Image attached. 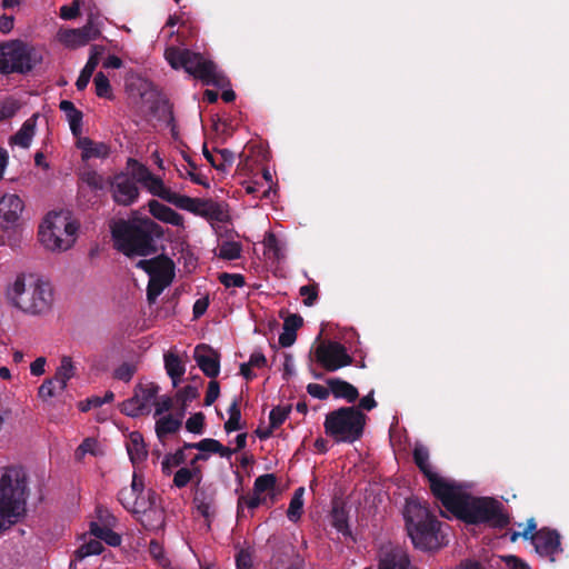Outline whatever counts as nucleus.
Returning <instances> with one entry per match:
<instances>
[{
    "instance_id": "1",
    "label": "nucleus",
    "mask_w": 569,
    "mask_h": 569,
    "mask_svg": "<svg viewBox=\"0 0 569 569\" xmlns=\"http://www.w3.org/2000/svg\"><path fill=\"white\" fill-rule=\"evenodd\" d=\"M412 458L428 480L431 493L457 519L468 525L488 523L498 529H503L509 525L510 518L503 512V505L500 501L489 497H472L455 481L438 475L429 461V450L426 447L417 446L413 449Z\"/></svg>"
},
{
    "instance_id": "2",
    "label": "nucleus",
    "mask_w": 569,
    "mask_h": 569,
    "mask_svg": "<svg viewBox=\"0 0 569 569\" xmlns=\"http://www.w3.org/2000/svg\"><path fill=\"white\" fill-rule=\"evenodd\" d=\"M111 232L116 249L127 257L156 253V240L163 237L162 227L150 218L137 222L120 220L112 227Z\"/></svg>"
},
{
    "instance_id": "3",
    "label": "nucleus",
    "mask_w": 569,
    "mask_h": 569,
    "mask_svg": "<svg viewBox=\"0 0 569 569\" xmlns=\"http://www.w3.org/2000/svg\"><path fill=\"white\" fill-rule=\"evenodd\" d=\"M27 475L20 467L0 468V535L26 513Z\"/></svg>"
},
{
    "instance_id": "4",
    "label": "nucleus",
    "mask_w": 569,
    "mask_h": 569,
    "mask_svg": "<svg viewBox=\"0 0 569 569\" xmlns=\"http://www.w3.org/2000/svg\"><path fill=\"white\" fill-rule=\"evenodd\" d=\"M403 518L408 535L417 549L433 551L442 546L441 522L425 503L418 499H407Z\"/></svg>"
},
{
    "instance_id": "5",
    "label": "nucleus",
    "mask_w": 569,
    "mask_h": 569,
    "mask_svg": "<svg viewBox=\"0 0 569 569\" xmlns=\"http://www.w3.org/2000/svg\"><path fill=\"white\" fill-rule=\"evenodd\" d=\"M366 419L357 407H341L326 415L325 432L338 443H353L362 437Z\"/></svg>"
},
{
    "instance_id": "6",
    "label": "nucleus",
    "mask_w": 569,
    "mask_h": 569,
    "mask_svg": "<svg viewBox=\"0 0 569 569\" xmlns=\"http://www.w3.org/2000/svg\"><path fill=\"white\" fill-rule=\"evenodd\" d=\"M78 228L69 211H52L39 227V240L49 250H68L76 241Z\"/></svg>"
},
{
    "instance_id": "7",
    "label": "nucleus",
    "mask_w": 569,
    "mask_h": 569,
    "mask_svg": "<svg viewBox=\"0 0 569 569\" xmlns=\"http://www.w3.org/2000/svg\"><path fill=\"white\" fill-rule=\"evenodd\" d=\"M46 50L21 40L0 44V71H32L42 63Z\"/></svg>"
},
{
    "instance_id": "8",
    "label": "nucleus",
    "mask_w": 569,
    "mask_h": 569,
    "mask_svg": "<svg viewBox=\"0 0 569 569\" xmlns=\"http://www.w3.org/2000/svg\"><path fill=\"white\" fill-rule=\"evenodd\" d=\"M11 298L19 309L41 313L51 307L52 288L49 282L42 280H37L27 288L23 278L18 277L12 286Z\"/></svg>"
},
{
    "instance_id": "9",
    "label": "nucleus",
    "mask_w": 569,
    "mask_h": 569,
    "mask_svg": "<svg viewBox=\"0 0 569 569\" xmlns=\"http://www.w3.org/2000/svg\"><path fill=\"white\" fill-rule=\"evenodd\" d=\"M210 222H227L230 218L228 206L213 199L191 198L182 194L178 207Z\"/></svg>"
},
{
    "instance_id": "10",
    "label": "nucleus",
    "mask_w": 569,
    "mask_h": 569,
    "mask_svg": "<svg viewBox=\"0 0 569 569\" xmlns=\"http://www.w3.org/2000/svg\"><path fill=\"white\" fill-rule=\"evenodd\" d=\"M166 60L172 69L182 68L183 71H214V63L202 54L189 49L170 47L164 52Z\"/></svg>"
},
{
    "instance_id": "11",
    "label": "nucleus",
    "mask_w": 569,
    "mask_h": 569,
    "mask_svg": "<svg viewBox=\"0 0 569 569\" xmlns=\"http://www.w3.org/2000/svg\"><path fill=\"white\" fill-rule=\"evenodd\" d=\"M315 356L321 367L329 372L350 366L353 361L346 347L337 341L322 342L317 347Z\"/></svg>"
},
{
    "instance_id": "12",
    "label": "nucleus",
    "mask_w": 569,
    "mask_h": 569,
    "mask_svg": "<svg viewBox=\"0 0 569 569\" xmlns=\"http://www.w3.org/2000/svg\"><path fill=\"white\" fill-rule=\"evenodd\" d=\"M108 183L111 198L118 206L129 207L138 201L140 190L129 173H116Z\"/></svg>"
},
{
    "instance_id": "13",
    "label": "nucleus",
    "mask_w": 569,
    "mask_h": 569,
    "mask_svg": "<svg viewBox=\"0 0 569 569\" xmlns=\"http://www.w3.org/2000/svg\"><path fill=\"white\" fill-rule=\"evenodd\" d=\"M124 90L134 102L154 103L158 99L156 86L142 73H126Z\"/></svg>"
},
{
    "instance_id": "14",
    "label": "nucleus",
    "mask_w": 569,
    "mask_h": 569,
    "mask_svg": "<svg viewBox=\"0 0 569 569\" xmlns=\"http://www.w3.org/2000/svg\"><path fill=\"white\" fill-rule=\"evenodd\" d=\"M535 550L542 557H548L551 562L556 560L555 556L562 552L560 535L556 529L543 527L531 537Z\"/></svg>"
},
{
    "instance_id": "15",
    "label": "nucleus",
    "mask_w": 569,
    "mask_h": 569,
    "mask_svg": "<svg viewBox=\"0 0 569 569\" xmlns=\"http://www.w3.org/2000/svg\"><path fill=\"white\" fill-rule=\"evenodd\" d=\"M100 34V30L91 21H88L82 28L61 29L57 38L64 47L76 49L96 40Z\"/></svg>"
},
{
    "instance_id": "16",
    "label": "nucleus",
    "mask_w": 569,
    "mask_h": 569,
    "mask_svg": "<svg viewBox=\"0 0 569 569\" xmlns=\"http://www.w3.org/2000/svg\"><path fill=\"white\" fill-rule=\"evenodd\" d=\"M220 353L211 346L200 343L193 350V359L203 375L216 379L220 373Z\"/></svg>"
},
{
    "instance_id": "17",
    "label": "nucleus",
    "mask_w": 569,
    "mask_h": 569,
    "mask_svg": "<svg viewBox=\"0 0 569 569\" xmlns=\"http://www.w3.org/2000/svg\"><path fill=\"white\" fill-rule=\"evenodd\" d=\"M146 188L152 196L159 197L160 199L178 207V203L182 197L177 192L171 191L168 187H166L163 180L151 173L149 178L141 184Z\"/></svg>"
},
{
    "instance_id": "18",
    "label": "nucleus",
    "mask_w": 569,
    "mask_h": 569,
    "mask_svg": "<svg viewBox=\"0 0 569 569\" xmlns=\"http://www.w3.org/2000/svg\"><path fill=\"white\" fill-rule=\"evenodd\" d=\"M23 208V201L19 196L4 194L0 198V219L8 224H13L18 221Z\"/></svg>"
},
{
    "instance_id": "19",
    "label": "nucleus",
    "mask_w": 569,
    "mask_h": 569,
    "mask_svg": "<svg viewBox=\"0 0 569 569\" xmlns=\"http://www.w3.org/2000/svg\"><path fill=\"white\" fill-rule=\"evenodd\" d=\"M148 208L153 218L174 227H183V217L170 207L159 202L158 200H150L148 202Z\"/></svg>"
},
{
    "instance_id": "20",
    "label": "nucleus",
    "mask_w": 569,
    "mask_h": 569,
    "mask_svg": "<svg viewBox=\"0 0 569 569\" xmlns=\"http://www.w3.org/2000/svg\"><path fill=\"white\" fill-rule=\"evenodd\" d=\"M174 262L166 254L154 257V264L152 266L149 278H156L160 281L171 284L174 278Z\"/></svg>"
},
{
    "instance_id": "21",
    "label": "nucleus",
    "mask_w": 569,
    "mask_h": 569,
    "mask_svg": "<svg viewBox=\"0 0 569 569\" xmlns=\"http://www.w3.org/2000/svg\"><path fill=\"white\" fill-rule=\"evenodd\" d=\"M327 385L335 398L346 399L348 402L352 403L359 397L358 389L340 378H329Z\"/></svg>"
},
{
    "instance_id": "22",
    "label": "nucleus",
    "mask_w": 569,
    "mask_h": 569,
    "mask_svg": "<svg viewBox=\"0 0 569 569\" xmlns=\"http://www.w3.org/2000/svg\"><path fill=\"white\" fill-rule=\"evenodd\" d=\"M127 451L133 465L143 462L147 459L148 450L143 437L139 431H132L127 442Z\"/></svg>"
},
{
    "instance_id": "23",
    "label": "nucleus",
    "mask_w": 569,
    "mask_h": 569,
    "mask_svg": "<svg viewBox=\"0 0 569 569\" xmlns=\"http://www.w3.org/2000/svg\"><path fill=\"white\" fill-rule=\"evenodd\" d=\"M77 147L82 151V159L106 158L109 154V147L103 142H94L88 137L79 138Z\"/></svg>"
},
{
    "instance_id": "24",
    "label": "nucleus",
    "mask_w": 569,
    "mask_h": 569,
    "mask_svg": "<svg viewBox=\"0 0 569 569\" xmlns=\"http://www.w3.org/2000/svg\"><path fill=\"white\" fill-rule=\"evenodd\" d=\"M193 502L198 512L206 519L208 526L216 516L214 498L211 493L203 490L197 491Z\"/></svg>"
},
{
    "instance_id": "25",
    "label": "nucleus",
    "mask_w": 569,
    "mask_h": 569,
    "mask_svg": "<svg viewBox=\"0 0 569 569\" xmlns=\"http://www.w3.org/2000/svg\"><path fill=\"white\" fill-rule=\"evenodd\" d=\"M59 107L66 113L72 134L79 138L82 133V112L69 100H62Z\"/></svg>"
},
{
    "instance_id": "26",
    "label": "nucleus",
    "mask_w": 569,
    "mask_h": 569,
    "mask_svg": "<svg viewBox=\"0 0 569 569\" xmlns=\"http://www.w3.org/2000/svg\"><path fill=\"white\" fill-rule=\"evenodd\" d=\"M113 526H100L98 522H90V533L99 541L106 542L110 547H118L121 545L122 538L119 533L112 530Z\"/></svg>"
},
{
    "instance_id": "27",
    "label": "nucleus",
    "mask_w": 569,
    "mask_h": 569,
    "mask_svg": "<svg viewBox=\"0 0 569 569\" xmlns=\"http://www.w3.org/2000/svg\"><path fill=\"white\" fill-rule=\"evenodd\" d=\"M196 449L201 453H217L222 458L229 459L236 450L223 446L220 441L212 438H204L197 442Z\"/></svg>"
},
{
    "instance_id": "28",
    "label": "nucleus",
    "mask_w": 569,
    "mask_h": 569,
    "mask_svg": "<svg viewBox=\"0 0 569 569\" xmlns=\"http://www.w3.org/2000/svg\"><path fill=\"white\" fill-rule=\"evenodd\" d=\"M379 569H417L411 566L409 557L401 551L386 555L379 562Z\"/></svg>"
},
{
    "instance_id": "29",
    "label": "nucleus",
    "mask_w": 569,
    "mask_h": 569,
    "mask_svg": "<svg viewBox=\"0 0 569 569\" xmlns=\"http://www.w3.org/2000/svg\"><path fill=\"white\" fill-rule=\"evenodd\" d=\"M76 375V368L73 366L71 357L64 356L61 358L60 366L57 368L54 373L56 381H58L59 391H63L67 388V382Z\"/></svg>"
},
{
    "instance_id": "30",
    "label": "nucleus",
    "mask_w": 569,
    "mask_h": 569,
    "mask_svg": "<svg viewBox=\"0 0 569 569\" xmlns=\"http://www.w3.org/2000/svg\"><path fill=\"white\" fill-rule=\"evenodd\" d=\"M164 368L168 376L172 380V386L177 387L181 377L184 375L186 368L180 358L174 353L164 355Z\"/></svg>"
},
{
    "instance_id": "31",
    "label": "nucleus",
    "mask_w": 569,
    "mask_h": 569,
    "mask_svg": "<svg viewBox=\"0 0 569 569\" xmlns=\"http://www.w3.org/2000/svg\"><path fill=\"white\" fill-rule=\"evenodd\" d=\"M36 130V117L29 118L23 122L18 132L11 137V143L22 148H28L32 141Z\"/></svg>"
},
{
    "instance_id": "32",
    "label": "nucleus",
    "mask_w": 569,
    "mask_h": 569,
    "mask_svg": "<svg viewBox=\"0 0 569 569\" xmlns=\"http://www.w3.org/2000/svg\"><path fill=\"white\" fill-rule=\"evenodd\" d=\"M267 500L266 497H262L259 493H256L254 491L252 495H242L239 497L237 502V518L238 520L246 518V511L244 508H248L250 511L257 509L259 506L264 503Z\"/></svg>"
},
{
    "instance_id": "33",
    "label": "nucleus",
    "mask_w": 569,
    "mask_h": 569,
    "mask_svg": "<svg viewBox=\"0 0 569 569\" xmlns=\"http://www.w3.org/2000/svg\"><path fill=\"white\" fill-rule=\"evenodd\" d=\"M159 392V386L150 382L147 385H138L134 389L133 397H138L139 402L143 405L147 412L150 410V406L153 405L156 397Z\"/></svg>"
},
{
    "instance_id": "34",
    "label": "nucleus",
    "mask_w": 569,
    "mask_h": 569,
    "mask_svg": "<svg viewBox=\"0 0 569 569\" xmlns=\"http://www.w3.org/2000/svg\"><path fill=\"white\" fill-rule=\"evenodd\" d=\"M181 425V417L173 418L171 415L164 416L156 422L157 437L159 440H163L166 436L176 433L180 429Z\"/></svg>"
},
{
    "instance_id": "35",
    "label": "nucleus",
    "mask_w": 569,
    "mask_h": 569,
    "mask_svg": "<svg viewBox=\"0 0 569 569\" xmlns=\"http://www.w3.org/2000/svg\"><path fill=\"white\" fill-rule=\"evenodd\" d=\"M193 479H196L197 485H199L202 479V470L181 467L176 471L173 476V486L181 489L184 488Z\"/></svg>"
},
{
    "instance_id": "36",
    "label": "nucleus",
    "mask_w": 569,
    "mask_h": 569,
    "mask_svg": "<svg viewBox=\"0 0 569 569\" xmlns=\"http://www.w3.org/2000/svg\"><path fill=\"white\" fill-rule=\"evenodd\" d=\"M239 403L240 397H234L228 408L229 419L224 422V430L227 433L242 429V426L240 425L241 411Z\"/></svg>"
},
{
    "instance_id": "37",
    "label": "nucleus",
    "mask_w": 569,
    "mask_h": 569,
    "mask_svg": "<svg viewBox=\"0 0 569 569\" xmlns=\"http://www.w3.org/2000/svg\"><path fill=\"white\" fill-rule=\"evenodd\" d=\"M189 76L200 80L203 86H212L220 89L230 87V80L226 73H189Z\"/></svg>"
},
{
    "instance_id": "38",
    "label": "nucleus",
    "mask_w": 569,
    "mask_h": 569,
    "mask_svg": "<svg viewBox=\"0 0 569 569\" xmlns=\"http://www.w3.org/2000/svg\"><path fill=\"white\" fill-rule=\"evenodd\" d=\"M186 455L183 449H178L173 453H167L161 462V471L164 476H170L173 468L179 467L186 462Z\"/></svg>"
},
{
    "instance_id": "39",
    "label": "nucleus",
    "mask_w": 569,
    "mask_h": 569,
    "mask_svg": "<svg viewBox=\"0 0 569 569\" xmlns=\"http://www.w3.org/2000/svg\"><path fill=\"white\" fill-rule=\"evenodd\" d=\"M303 492H305L303 487L296 489V491L290 500L289 508L287 510V517L289 520H291L293 522L299 520L301 517L302 508H303V499H302Z\"/></svg>"
},
{
    "instance_id": "40",
    "label": "nucleus",
    "mask_w": 569,
    "mask_h": 569,
    "mask_svg": "<svg viewBox=\"0 0 569 569\" xmlns=\"http://www.w3.org/2000/svg\"><path fill=\"white\" fill-rule=\"evenodd\" d=\"M104 550V547L101 541L97 538L90 539L89 541L83 542L76 551V559L82 560L83 558L92 555H100Z\"/></svg>"
},
{
    "instance_id": "41",
    "label": "nucleus",
    "mask_w": 569,
    "mask_h": 569,
    "mask_svg": "<svg viewBox=\"0 0 569 569\" xmlns=\"http://www.w3.org/2000/svg\"><path fill=\"white\" fill-rule=\"evenodd\" d=\"M242 246L237 241H223L219 246L218 257L224 260H236L241 256Z\"/></svg>"
},
{
    "instance_id": "42",
    "label": "nucleus",
    "mask_w": 569,
    "mask_h": 569,
    "mask_svg": "<svg viewBox=\"0 0 569 569\" xmlns=\"http://www.w3.org/2000/svg\"><path fill=\"white\" fill-rule=\"evenodd\" d=\"M331 523L332 526L341 532L343 536H349L351 533L348 525V515L343 508L335 507L331 515Z\"/></svg>"
},
{
    "instance_id": "43",
    "label": "nucleus",
    "mask_w": 569,
    "mask_h": 569,
    "mask_svg": "<svg viewBox=\"0 0 569 569\" xmlns=\"http://www.w3.org/2000/svg\"><path fill=\"white\" fill-rule=\"evenodd\" d=\"M94 88H96V94L100 98H104L108 100H112L113 92L111 89L110 80L106 76V73H97V76L93 79Z\"/></svg>"
},
{
    "instance_id": "44",
    "label": "nucleus",
    "mask_w": 569,
    "mask_h": 569,
    "mask_svg": "<svg viewBox=\"0 0 569 569\" xmlns=\"http://www.w3.org/2000/svg\"><path fill=\"white\" fill-rule=\"evenodd\" d=\"M127 164L132 169L130 177L134 179L137 186L142 184L152 173L147 166L133 158H129Z\"/></svg>"
},
{
    "instance_id": "45",
    "label": "nucleus",
    "mask_w": 569,
    "mask_h": 569,
    "mask_svg": "<svg viewBox=\"0 0 569 569\" xmlns=\"http://www.w3.org/2000/svg\"><path fill=\"white\" fill-rule=\"evenodd\" d=\"M277 477L273 473L261 475L256 478L253 483V491L262 495L274 490Z\"/></svg>"
},
{
    "instance_id": "46",
    "label": "nucleus",
    "mask_w": 569,
    "mask_h": 569,
    "mask_svg": "<svg viewBox=\"0 0 569 569\" xmlns=\"http://www.w3.org/2000/svg\"><path fill=\"white\" fill-rule=\"evenodd\" d=\"M291 412V405L276 406L269 413V426L271 429L279 428L289 417Z\"/></svg>"
},
{
    "instance_id": "47",
    "label": "nucleus",
    "mask_w": 569,
    "mask_h": 569,
    "mask_svg": "<svg viewBox=\"0 0 569 569\" xmlns=\"http://www.w3.org/2000/svg\"><path fill=\"white\" fill-rule=\"evenodd\" d=\"M106 54V48L103 46L93 44L90 48V54L87 63L81 69V71H96L97 67L103 60V56Z\"/></svg>"
},
{
    "instance_id": "48",
    "label": "nucleus",
    "mask_w": 569,
    "mask_h": 569,
    "mask_svg": "<svg viewBox=\"0 0 569 569\" xmlns=\"http://www.w3.org/2000/svg\"><path fill=\"white\" fill-rule=\"evenodd\" d=\"M80 180L92 190H103L106 187L103 177L94 170H86L81 172Z\"/></svg>"
},
{
    "instance_id": "49",
    "label": "nucleus",
    "mask_w": 569,
    "mask_h": 569,
    "mask_svg": "<svg viewBox=\"0 0 569 569\" xmlns=\"http://www.w3.org/2000/svg\"><path fill=\"white\" fill-rule=\"evenodd\" d=\"M170 286L167 282L160 281L156 278H149L147 286V300L150 305L154 303L157 298L162 293L164 288Z\"/></svg>"
},
{
    "instance_id": "50",
    "label": "nucleus",
    "mask_w": 569,
    "mask_h": 569,
    "mask_svg": "<svg viewBox=\"0 0 569 569\" xmlns=\"http://www.w3.org/2000/svg\"><path fill=\"white\" fill-rule=\"evenodd\" d=\"M176 397H177V400L181 402V407H182L181 416H182L187 405L199 397L198 387L188 385V386L183 387L182 389H180L177 392Z\"/></svg>"
},
{
    "instance_id": "51",
    "label": "nucleus",
    "mask_w": 569,
    "mask_h": 569,
    "mask_svg": "<svg viewBox=\"0 0 569 569\" xmlns=\"http://www.w3.org/2000/svg\"><path fill=\"white\" fill-rule=\"evenodd\" d=\"M121 411L129 417H137L147 412L143 405L139 402L138 397H132L122 403Z\"/></svg>"
},
{
    "instance_id": "52",
    "label": "nucleus",
    "mask_w": 569,
    "mask_h": 569,
    "mask_svg": "<svg viewBox=\"0 0 569 569\" xmlns=\"http://www.w3.org/2000/svg\"><path fill=\"white\" fill-rule=\"evenodd\" d=\"M151 557L163 568L170 566V560L164 553L163 547L156 540H151L149 546Z\"/></svg>"
},
{
    "instance_id": "53",
    "label": "nucleus",
    "mask_w": 569,
    "mask_h": 569,
    "mask_svg": "<svg viewBox=\"0 0 569 569\" xmlns=\"http://www.w3.org/2000/svg\"><path fill=\"white\" fill-rule=\"evenodd\" d=\"M219 281L226 287V288H241L244 286V277L240 273H228L223 272L219 274Z\"/></svg>"
},
{
    "instance_id": "54",
    "label": "nucleus",
    "mask_w": 569,
    "mask_h": 569,
    "mask_svg": "<svg viewBox=\"0 0 569 569\" xmlns=\"http://www.w3.org/2000/svg\"><path fill=\"white\" fill-rule=\"evenodd\" d=\"M137 371V367L133 363L123 362L120 365L113 373V377L118 380L129 382Z\"/></svg>"
},
{
    "instance_id": "55",
    "label": "nucleus",
    "mask_w": 569,
    "mask_h": 569,
    "mask_svg": "<svg viewBox=\"0 0 569 569\" xmlns=\"http://www.w3.org/2000/svg\"><path fill=\"white\" fill-rule=\"evenodd\" d=\"M299 293H300V296H302L305 298L303 299L305 306L311 307L315 305V302L318 299V284L313 283V284L302 286L299 289Z\"/></svg>"
},
{
    "instance_id": "56",
    "label": "nucleus",
    "mask_w": 569,
    "mask_h": 569,
    "mask_svg": "<svg viewBox=\"0 0 569 569\" xmlns=\"http://www.w3.org/2000/svg\"><path fill=\"white\" fill-rule=\"evenodd\" d=\"M59 390L58 381L52 377L50 379H46L42 385L39 387L38 395L41 399L47 400L56 395V391Z\"/></svg>"
},
{
    "instance_id": "57",
    "label": "nucleus",
    "mask_w": 569,
    "mask_h": 569,
    "mask_svg": "<svg viewBox=\"0 0 569 569\" xmlns=\"http://www.w3.org/2000/svg\"><path fill=\"white\" fill-rule=\"evenodd\" d=\"M138 496L133 493L132 490L124 487L118 492V501L128 511L131 510L133 506L137 505Z\"/></svg>"
},
{
    "instance_id": "58",
    "label": "nucleus",
    "mask_w": 569,
    "mask_h": 569,
    "mask_svg": "<svg viewBox=\"0 0 569 569\" xmlns=\"http://www.w3.org/2000/svg\"><path fill=\"white\" fill-rule=\"evenodd\" d=\"M204 425V415L202 412L193 413L186 422V428L192 433H202Z\"/></svg>"
},
{
    "instance_id": "59",
    "label": "nucleus",
    "mask_w": 569,
    "mask_h": 569,
    "mask_svg": "<svg viewBox=\"0 0 569 569\" xmlns=\"http://www.w3.org/2000/svg\"><path fill=\"white\" fill-rule=\"evenodd\" d=\"M217 151L220 156V161L217 162L216 169L227 171L234 162V153L229 149H219Z\"/></svg>"
},
{
    "instance_id": "60",
    "label": "nucleus",
    "mask_w": 569,
    "mask_h": 569,
    "mask_svg": "<svg viewBox=\"0 0 569 569\" xmlns=\"http://www.w3.org/2000/svg\"><path fill=\"white\" fill-rule=\"evenodd\" d=\"M237 569L252 568V552L249 549H241L236 556Z\"/></svg>"
},
{
    "instance_id": "61",
    "label": "nucleus",
    "mask_w": 569,
    "mask_h": 569,
    "mask_svg": "<svg viewBox=\"0 0 569 569\" xmlns=\"http://www.w3.org/2000/svg\"><path fill=\"white\" fill-rule=\"evenodd\" d=\"M220 395V385L217 380L211 379L208 385V390L206 392L203 405L209 407L211 406Z\"/></svg>"
},
{
    "instance_id": "62",
    "label": "nucleus",
    "mask_w": 569,
    "mask_h": 569,
    "mask_svg": "<svg viewBox=\"0 0 569 569\" xmlns=\"http://www.w3.org/2000/svg\"><path fill=\"white\" fill-rule=\"evenodd\" d=\"M307 392L319 400H326L330 395V388H326L322 385L319 383H309L307 386Z\"/></svg>"
},
{
    "instance_id": "63",
    "label": "nucleus",
    "mask_w": 569,
    "mask_h": 569,
    "mask_svg": "<svg viewBox=\"0 0 569 569\" xmlns=\"http://www.w3.org/2000/svg\"><path fill=\"white\" fill-rule=\"evenodd\" d=\"M97 518L100 526H114L117 522L116 517L104 507L98 506L96 509Z\"/></svg>"
},
{
    "instance_id": "64",
    "label": "nucleus",
    "mask_w": 569,
    "mask_h": 569,
    "mask_svg": "<svg viewBox=\"0 0 569 569\" xmlns=\"http://www.w3.org/2000/svg\"><path fill=\"white\" fill-rule=\"evenodd\" d=\"M303 319L300 315L293 313L289 315L283 321V330L284 331H293L297 333V330L302 327Z\"/></svg>"
}]
</instances>
